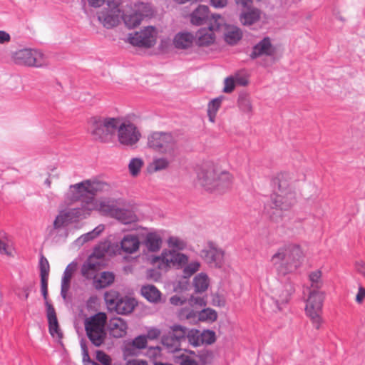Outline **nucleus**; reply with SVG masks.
<instances>
[{"mask_svg": "<svg viewBox=\"0 0 365 365\" xmlns=\"http://www.w3.org/2000/svg\"><path fill=\"white\" fill-rule=\"evenodd\" d=\"M102 187V184L90 183L88 181H82L81 182L71 185L69 187V191L67 193L66 198L71 202H80L81 206L73 208L63 210L70 222H76L80 218H86L90 215L93 205L86 203L85 195L87 193H93Z\"/></svg>", "mask_w": 365, "mask_h": 365, "instance_id": "f257e3e1", "label": "nucleus"}, {"mask_svg": "<svg viewBox=\"0 0 365 365\" xmlns=\"http://www.w3.org/2000/svg\"><path fill=\"white\" fill-rule=\"evenodd\" d=\"M304 255L298 245L289 244L278 249L271 262L279 274L286 275L301 266Z\"/></svg>", "mask_w": 365, "mask_h": 365, "instance_id": "f03ea898", "label": "nucleus"}, {"mask_svg": "<svg viewBox=\"0 0 365 365\" xmlns=\"http://www.w3.org/2000/svg\"><path fill=\"white\" fill-rule=\"evenodd\" d=\"M188 257L182 253L175 250H163L160 256L153 257L150 262L162 271H167L172 267L178 268L184 267L183 277L189 278L199 270L200 264L198 261H192L189 263Z\"/></svg>", "mask_w": 365, "mask_h": 365, "instance_id": "7ed1b4c3", "label": "nucleus"}, {"mask_svg": "<svg viewBox=\"0 0 365 365\" xmlns=\"http://www.w3.org/2000/svg\"><path fill=\"white\" fill-rule=\"evenodd\" d=\"M199 183L209 191L224 192L232 185V175L212 163L204 165L197 173Z\"/></svg>", "mask_w": 365, "mask_h": 365, "instance_id": "20e7f679", "label": "nucleus"}, {"mask_svg": "<svg viewBox=\"0 0 365 365\" xmlns=\"http://www.w3.org/2000/svg\"><path fill=\"white\" fill-rule=\"evenodd\" d=\"M272 185L274 189V194L272 195V207L280 210H288L296 202V193L289 186L287 180V175L284 173H280L272 180Z\"/></svg>", "mask_w": 365, "mask_h": 365, "instance_id": "39448f33", "label": "nucleus"}, {"mask_svg": "<svg viewBox=\"0 0 365 365\" xmlns=\"http://www.w3.org/2000/svg\"><path fill=\"white\" fill-rule=\"evenodd\" d=\"M106 321L107 317L103 312H98L85 321L86 335L95 346H101L106 339L107 334L105 329Z\"/></svg>", "mask_w": 365, "mask_h": 365, "instance_id": "423d86ee", "label": "nucleus"}, {"mask_svg": "<svg viewBox=\"0 0 365 365\" xmlns=\"http://www.w3.org/2000/svg\"><path fill=\"white\" fill-rule=\"evenodd\" d=\"M119 119L115 118L93 117L91 120V133L101 142H108L115 133Z\"/></svg>", "mask_w": 365, "mask_h": 365, "instance_id": "0eeeda50", "label": "nucleus"}, {"mask_svg": "<svg viewBox=\"0 0 365 365\" xmlns=\"http://www.w3.org/2000/svg\"><path fill=\"white\" fill-rule=\"evenodd\" d=\"M325 294L324 292L309 290L306 301L305 312L312 322L313 327L319 329L323 322L322 318V307Z\"/></svg>", "mask_w": 365, "mask_h": 365, "instance_id": "6e6552de", "label": "nucleus"}, {"mask_svg": "<svg viewBox=\"0 0 365 365\" xmlns=\"http://www.w3.org/2000/svg\"><path fill=\"white\" fill-rule=\"evenodd\" d=\"M11 59L16 64L22 66L43 67L48 65L46 56L36 49H19L12 53Z\"/></svg>", "mask_w": 365, "mask_h": 365, "instance_id": "1a4fd4ad", "label": "nucleus"}, {"mask_svg": "<svg viewBox=\"0 0 365 365\" xmlns=\"http://www.w3.org/2000/svg\"><path fill=\"white\" fill-rule=\"evenodd\" d=\"M148 145L163 154L172 155L177 149L175 138L170 133L154 132L148 138Z\"/></svg>", "mask_w": 365, "mask_h": 365, "instance_id": "9d476101", "label": "nucleus"}, {"mask_svg": "<svg viewBox=\"0 0 365 365\" xmlns=\"http://www.w3.org/2000/svg\"><path fill=\"white\" fill-rule=\"evenodd\" d=\"M223 17L219 14H212L207 28H201L196 34L197 43L200 46H208L215 40V31L221 29Z\"/></svg>", "mask_w": 365, "mask_h": 365, "instance_id": "9b49d317", "label": "nucleus"}, {"mask_svg": "<svg viewBox=\"0 0 365 365\" xmlns=\"http://www.w3.org/2000/svg\"><path fill=\"white\" fill-rule=\"evenodd\" d=\"M86 181H88L90 183H100L102 184V187L101 190L92 193H87L85 195V198L86 203H92L93 208H92L93 210H98L99 212L103 213V214H109L113 215L116 213L118 209L116 208V206L115 205L114 201L110 200H96L94 197L96 195H97L98 192H102L103 190H106L108 187V184L101 182V181H92L90 180H87Z\"/></svg>", "mask_w": 365, "mask_h": 365, "instance_id": "f8f14e48", "label": "nucleus"}, {"mask_svg": "<svg viewBox=\"0 0 365 365\" xmlns=\"http://www.w3.org/2000/svg\"><path fill=\"white\" fill-rule=\"evenodd\" d=\"M157 33L153 26H147L140 31L130 34L128 42L135 46L150 48L156 43Z\"/></svg>", "mask_w": 365, "mask_h": 365, "instance_id": "ddd939ff", "label": "nucleus"}, {"mask_svg": "<svg viewBox=\"0 0 365 365\" xmlns=\"http://www.w3.org/2000/svg\"><path fill=\"white\" fill-rule=\"evenodd\" d=\"M118 138L120 144L132 146L140 140V133L136 126L128 122L120 123L119 120L117 128Z\"/></svg>", "mask_w": 365, "mask_h": 365, "instance_id": "4468645a", "label": "nucleus"}, {"mask_svg": "<svg viewBox=\"0 0 365 365\" xmlns=\"http://www.w3.org/2000/svg\"><path fill=\"white\" fill-rule=\"evenodd\" d=\"M120 0L115 4H108V9H103L98 13V19L106 29H112L120 23L121 11L118 8Z\"/></svg>", "mask_w": 365, "mask_h": 365, "instance_id": "2eb2a0df", "label": "nucleus"}, {"mask_svg": "<svg viewBox=\"0 0 365 365\" xmlns=\"http://www.w3.org/2000/svg\"><path fill=\"white\" fill-rule=\"evenodd\" d=\"M200 257L211 267H220L224 261V252L213 242H209L201 250Z\"/></svg>", "mask_w": 365, "mask_h": 365, "instance_id": "dca6fc26", "label": "nucleus"}, {"mask_svg": "<svg viewBox=\"0 0 365 365\" xmlns=\"http://www.w3.org/2000/svg\"><path fill=\"white\" fill-rule=\"evenodd\" d=\"M294 291V284L290 282L280 285L274 290L272 299L279 310L282 309V305L289 302Z\"/></svg>", "mask_w": 365, "mask_h": 365, "instance_id": "f3484780", "label": "nucleus"}, {"mask_svg": "<svg viewBox=\"0 0 365 365\" xmlns=\"http://www.w3.org/2000/svg\"><path fill=\"white\" fill-rule=\"evenodd\" d=\"M275 53V48L271 43L269 37H264L252 48V51L250 56L252 59H255L262 56H271Z\"/></svg>", "mask_w": 365, "mask_h": 365, "instance_id": "a211bd4d", "label": "nucleus"}, {"mask_svg": "<svg viewBox=\"0 0 365 365\" xmlns=\"http://www.w3.org/2000/svg\"><path fill=\"white\" fill-rule=\"evenodd\" d=\"M45 304L46 307L49 333L53 337H56L60 339L63 337V334L59 329L55 309L52 304L48 302L47 299L45 300Z\"/></svg>", "mask_w": 365, "mask_h": 365, "instance_id": "6ab92c4d", "label": "nucleus"}, {"mask_svg": "<svg viewBox=\"0 0 365 365\" xmlns=\"http://www.w3.org/2000/svg\"><path fill=\"white\" fill-rule=\"evenodd\" d=\"M108 330L114 338H121L126 335L128 330L127 322L120 317H114L109 320Z\"/></svg>", "mask_w": 365, "mask_h": 365, "instance_id": "aec40b11", "label": "nucleus"}, {"mask_svg": "<svg viewBox=\"0 0 365 365\" xmlns=\"http://www.w3.org/2000/svg\"><path fill=\"white\" fill-rule=\"evenodd\" d=\"M39 269L41 277V292L44 300L48 299V279L50 271V266L47 259L41 256L39 260Z\"/></svg>", "mask_w": 365, "mask_h": 365, "instance_id": "412c9836", "label": "nucleus"}, {"mask_svg": "<svg viewBox=\"0 0 365 365\" xmlns=\"http://www.w3.org/2000/svg\"><path fill=\"white\" fill-rule=\"evenodd\" d=\"M212 16H210L209 8L205 5H199L190 14V22L193 25L200 26L205 23L210 25V20Z\"/></svg>", "mask_w": 365, "mask_h": 365, "instance_id": "4be33fe9", "label": "nucleus"}, {"mask_svg": "<svg viewBox=\"0 0 365 365\" xmlns=\"http://www.w3.org/2000/svg\"><path fill=\"white\" fill-rule=\"evenodd\" d=\"M220 30H223L225 41L230 45L236 44L242 37L240 29L236 26L225 24L224 19Z\"/></svg>", "mask_w": 365, "mask_h": 365, "instance_id": "5701e85b", "label": "nucleus"}, {"mask_svg": "<svg viewBox=\"0 0 365 365\" xmlns=\"http://www.w3.org/2000/svg\"><path fill=\"white\" fill-rule=\"evenodd\" d=\"M77 264L75 262L70 263L64 270L61 286V296L66 300L67 298V293L70 289L71 279L73 274L76 269Z\"/></svg>", "mask_w": 365, "mask_h": 365, "instance_id": "b1692460", "label": "nucleus"}, {"mask_svg": "<svg viewBox=\"0 0 365 365\" xmlns=\"http://www.w3.org/2000/svg\"><path fill=\"white\" fill-rule=\"evenodd\" d=\"M140 240L136 235H125L120 242L122 250L128 254H133L137 252L140 247Z\"/></svg>", "mask_w": 365, "mask_h": 365, "instance_id": "393cba45", "label": "nucleus"}, {"mask_svg": "<svg viewBox=\"0 0 365 365\" xmlns=\"http://www.w3.org/2000/svg\"><path fill=\"white\" fill-rule=\"evenodd\" d=\"M195 40V37L190 32H179L173 39V44L178 49H187L190 48Z\"/></svg>", "mask_w": 365, "mask_h": 365, "instance_id": "a878e982", "label": "nucleus"}, {"mask_svg": "<svg viewBox=\"0 0 365 365\" xmlns=\"http://www.w3.org/2000/svg\"><path fill=\"white\" fill-rule=\"evenodd\" d=\"M162 235L160 231H152L146 234L144 245L150 252L158 251L162 245Z\"/></svg>", "mask_w": 365, "mask_h": 365, "instance_id": "bb28decb", "label": "nucleus"}, {"mask_svg": "<svg viewBox=\"0 0 365 365\" xmlns=\"http://www.w3.org/2000/svg\"><path fill=\"white\" fill-rule=\"evenodd\" d=\"M100 266L101 262L96 261L95 254H93V255L90 256L82 266L81 272L83 276L87 279L96 278Z\"/></svg>", "mask_w": 365, "mask_h": 365, "instance_id": "cd10ccee", "label": "nucleus"}, {"mask_svg": "<svg viewBox=\"0 0 365 365\" xmlns=\"http://www.w3.org/2000/svg\"><path fill=\"white\" fill-rule=\"evenodd\" d=\"M136 303L134 299L120 297L115 305L113 310L118 314L125 315L132 312Z\"/></svg>", "mask_w": 365, "mask_h": 365, "instance_id": "c85d7f7f", "label": "nucleus"}, {"mask_svg": "<svg viewBox=\"0 0 365 365\" xmlns=\"http://www.w3.org/2000/svg\"><path fill=\"white\" fill-rule=\"evenodd\" d=\"M121 18L123 19L125 26L129 29H132L136 27L141 23L143 16L141 13L133 11L123 14Z\"/></svg>", "mask_w": 365, "mask_h": 365, "instance_id": "c756f323", "label": "nucleus"}, {"mask_svg": "<svg viewBox=\"0 0 365 365\" xmlns=\"http://www.w3.org/2000/svg\"><path fill=\"white\" fill-rule=\"evenodd\" d=\"M142 295L150 302H158L160 299V291L153 285H146L141 288Z\"/></svg>", "mask_w": 365, "mask_h": 365, "instance_id": "7c9ffc66", "label": "nucleus"}, {"mask_svg": "<svg viewBox=\"0 0 365 365\" xmlns=\"http://www.w3.org/2000/svg\"><path fill=\"white\" fill-rule=\"evenodd\" d=\"M70 223V221L68 220V217H66L63 211H60L53 221V227L51 229L48 233L49 236L52 237L56 235L58 230L65 227Z\"/></svg>", "mask_w": 365, "mask_h": 365, "instance_id": "2f4dec72", "label": "nucleus"}, {"mask_svg": "<svg viewBox=\"0 0 365 365\" xmlns=\"http://www.w3.org/2000/svg\"><path fill=\"white\" fill-rule=\"evenodd\" d=\"M237 106L244 113L251 115L252 113V104L250 96L247 93H240L237 100Z\"/></svg>", "mask_w": 365, "mask_h": 365, "instance_id": "473e14b6", "label": "nucleus"}, {"mask_svg": "<svg viewBox=\"0 0 365 365\" xmlns=\"http://www.w3.org/2000/svg\"><path fill=\"white\" fill-rule=\"evenodd\" d=\"M178 317L181 320L185 319L191 323H196L198 319V311L195 310L190 305L186 306L178 312Z\"/></svg>", "mask_w": 365, "mask_h": 365, "instance_id": "72a5a7b5", "label": "nucleus"}, {"mask_svg": "<svg viewBox=\"0 0 365 365\" xmlns=\"http://www.w3.org/2000/svg\"><path fill=\"white\" fill-rule=\"evenodd\" d=\"M115 279V276L112 272H103L99 279L94 280V286L96 289H103L110 285Z\"/></svg>", "mask_w": 365, "mask_h": 365, "instance_id": "f704fd0d", "label": "nucleus"}, {"mask_svg": "<svg viewBox=\"0 0 365 365\" xmlns=\"http://www.w3.org/2000/svg\"><path fill=\"white\" fill-rule=\"evenodd\" d=\"M259 17V11L253 9L242 13L240 16V21L245 26H250L257 21Z\"/></svg>", "mask_w": 365, "mask_h": 365, "instance_id": "c9c22d12", "label": "nucleus"}, {"mask_svg": "<svg viewBox=\"0 0 365 365\" xmlns=\"http://www.w3.org/2000/svg\"><path fill=\"white\" fill-rule=\"evenodd\" d=\"M105 226L102 224L98 225L93 230L82 235L76 240V242L79 245H83V243L92 240L97 237L104 230Z\"/></svg>", "mask_w": 365, "mask_h": 365, "instance_id": "e433bc0d", "label": "nucleus"}, {"mask_svg": "<svg viewBox=\"0 0 365 365\" xmlns=\"http://www.w3.org/2000/svg\"><path fill=\"white\" fill-rule=\"evenodd\" d=\"M193 284L196 292H203L207 290L209 284L207 276L204 273H200L195 277Z\"/></svg>", "mask_w": 365, "mask_h": 365, "instance_id": "4c0bfd02", "label": "nucleus"}, {"mask_svg": "<svg viewBox=\"0 0 365 365\" xmlns=\"http://www.w3.org/2000/svg\"><path fill=\"white\" fill-rule=\"evenodd\" d=\"M309 279L310 282L309 290H317L323 286V282L322 279V272L320 270H315L312 272L309 275Z\"/></svg>", "mask_w": 365, "mask_h": 365, "instance_id": "58836bf2", "label": "nucleus"}, {"mask_svg": "<svg viewBox=\"0 0 365 365\" xmlns=\"http://www.w3.org/2000/svg\"><path fill=\"white\" fill-rule=\"evenodd\" d=\"M115 215L123 224H130L137 220V216L134 212L128 210L118 209Z\"/></svg>", "mask_w": 365, "mask_h": 365, "instance_id": "ea45409f", "label": "nucleus"}, {"mask_svg": "<svg viewBox=\"0 0 365 365\" xmlns=\"http://www.w3.org/2000/svg\"><path fill=\"white\" fill-rule=\"evenodd\" d=\"M217 318V314L215 310L206 308L198 312V321L201 322H215Z\"/></svg>", "mask_w": 365, "mask_h": 365, "instance_id": "a19ab883", "label": "nucleus"}, {"mask_svg": "<svg viewBox=\"0 0 365 365\" xmlns=\"http://www.w3.org/2000/svg\"><path fill=\"white\" fill-rule=\"evenodd\" d=\"M170 162L165 158H155L149 165L150 170L158 172L165 170L169 166Z\"/></svg>", "mask_w": 365, "mask_h": 365, "instance_id": "79ce46f5", "label": "nucleus"}, {"mask_svg": "<svg viewBox=\"0 0 365 365\" xmlns=\"http://www.w3.org/2000/svg\"><path fill=\"white\" fill-rule=\"evenodd\" d=\"M170 329L172 331V334L170 335L175 338L179 341L181 339H185V336H187L188 332L186 327L179 324L173 325L172 327H170Z\"/></svg>", "mask_w": 365, "mask_h": 365, "instance_id": "37998d69", "label": "nucleus"}, {"mask_svg": "<svg viewBox=\"0 0 365 365\" xmlns=\"http://www.w3.org/2000/svg\"><path fill=\"white\" fill-rule=\"evenodd\" d=\"M162 343L169 349V351L171 352L176 351L180 346V341L171 335L163 336Z\"/></svg>", "mask_w": 365, "mask_h": 365, "instance_id": "c03bdc74", "label": "nucleus"}, {"mask_svg": "<svg viewBox=\"0 0 365 365\" xmlns=\"http://www.w3.org/2000/svg\"><path fill=\"white\" fill-rule=\"evenodd\" d=\"M188 342L194 346L202 345L200 342L201 331L197 329H191L187 334Z\"/></svg>", "mask_w": 365, "mask_h": 365, "instance_id": "a18cd8bd", "label": "nucleus"}, {"mask_svg": "<svg viewBox=\"0 0 365 365\" xmlns=\"http://www.w3.org/2000/svg\"><path fill=\"white\" fill-rule=\"evenodd\" d=\"M118 294L116 292L111 291L105 294V301L109 309L113 310L115 304L120 299Z\"/></svg>", "mask_w": 365, "mask_h": 365, "instance_id": "49530a36", "label": "nucleus"}, {"mask_svg": "<svg viewBox=\"0 0 365 365\" xmlns=\"http://www.w3.org/2000/svg\"><path fill=\"white\" fill-rule=\"evenodd\" d=\"M143 165V161L140 158H135L131 159L128 164V169L130 174L133 176L138 175Z\"/></svg>", "mask_w": 365, "mask_h": 365, "instance_id": "de8ad7c7", "label": "nucleus"}, {"mask_svg": "<svg viewBox=\"0 0 365 365\" xmlns=\"http://www.w3.org/2000/svg\"><path fill=\"white\" fill-rule=\"evenodd\" d=\"M123 358L127 359L128 357L137 356L139 353V350L134 346L131 341H128L124 344L122 349Z\"/></svg>", "mask_w": 365, "mask_h": 365, "instance_id": "09e8293b", "label": "nucleus"}, {"mask_svg": "<svg viewBox=\"0 0 365 365\" xmlns=\"http://www.w3.org/2000/svg\"><path fill=\"white\" fill-rule=\"evenodd\" d=\"M168 244L169 247L176 249L178 250H182L186 247L185 242L175 236H171L168 240Z\"/></svg>", "mask_w": 365, "mask_h": 365, "instance_id": "8fccbe9b", "label": "nucleus"}, {"mask_svg": "<svg viewBox=\"0 0 365 365\" xmlns=\"http://www.w3.org/2000/svg\"><path fill=\"white\" fill-rule=\"evenodd\" d=\"M201 344H212L215 341V333L211 330L201 331Z\"/></svg>", "mask_w": 365, "mask_h": 365, "instance_id": "3c124183", "label": "nucleus"}, {"mask_svg": "<svg viewBox=\"0 0 365 365\" xmlns=\"http://www.w3.org/2000/svg\"><path fill=\"white\" fill-rule=\"evenodd\" d=\"M80 344H81V349L82 351L83 364L84 365H88V364L92 365V364L94 361H92L89 356L88 350L86 344L85 343V341L83 340H81Z\"/></svg>", "mask_w": 365, "mask_h": 365, "instance_id": "603ef678", "label": "nucleus"}, {"mask_svg": "<svg viewBox=\"0 0 365 365\" xmlns=\"http://www.w3.org/2000/svg\"><path fill=\"white\" fill-rule=\"evenodd\" d=\"M161 348L158 346H150L145 353V355L153 360L157 359L161 356Z\"/></svg>", "mask_w": 365, "mask_h": 365, "instance_id": "864d4df0", "label": "nucleus"}, {"mask_svg": "<svg viewBox=\"0 0 365 365\" xmlns=\"http://www.w3.org/2000/svg\"><path fill=\"white\" fill-rule=\"evenodd\" d=\"M188 304L192 307H202L206 305V300L201 297L191 296L188 299Z\"/></svg>", "mask_w": 365, "mask_h": 365, "instance_id": "5fc2aeb1", "label": "nucleus"}, {"mask_svg": "<svg viewBox=\"0 0 365 365\" xmlns=\"http://www.w3.org/2000/svg\"><path fill=\"white\" fill-rule=\"evenodd\" d=\"M235 88V81L232 76L226 78L224 81L223 92L230 93L233 91Z\"/></svg>", "mask_w": 365, "mask_h": 365, "instance_id": "6e6d98bb", "label": "nucleus"}, {"mask_svg": "<svg viewBox=\"0 0 365 365\" xmlns=\"http://www.w3.org/2000/svg\"><path fill=\"white\" fill-rule=\"evenodd\" d=\"M132 344L138 350L144 349L147 345V339L144 335H140L131 341Z\"/></svg>", "mask_w": 365, "mask_h": 365, "instance_id": "4d7b16f0", "label": "nucleus"}, {"mask_svg": "<svg viewBox=\"0 0 365 365\" xmlns=\"http://www.w3.org/2000/svg\"><path fill=\"white\" fill-rule=\"evenodd\" d=\"M96 359L103 365H110L111 359L104 351L98 350L96 351Z\"/></svg>", "mask_w": 365, "mask_h": 365, "instance_id": "13d9d810", "label": "nucleus"}, {"mask_svg": "<svg viewBox=\"0 0 365 365\" xmlns=\"http://www.w3.org/2000/svg\"><path fill=\"white\" fill-rule=\"evenodd\" d=\"M178 359L179 365H198L197 362L188 355L182 354Z\"/></svg>", "mask_w": 365, "mask_h": 365, "instance_id": "bf43d9fd", "label": "nucleus"}, {"mask_svg": "<svg viewBox=\"0 0 365 365\" xmlns=\"http://www.w3.org/2000/svg\"><path fill=\"white\" fill-rule=\"evenodd\" d=\"M222 98L223 97H218L210 101L207 110L217 113L220 107Z\"/></svg>", "mask_w": 365, "mask_h": 365, "instance_id": "052dcab7", "label": "nucleus"}, {"mask_svg": "<svg viewBox=\"0 0 365 365\" xmlns=\"http://www.w3.org/2000/svg\"><path fill=\"white\" fill-rule=\"evenodd\" d=\"M197 357L202 364H205L209 363L212 359V352L208 350H202L199 351Z\"/></svg>", "mask_w": 365, "mask_h": 365, "instance_id": "680f3d73", "label": "nucleus"}, {"mask_svg": "<svg viewBox=\"0 0 365 365\" xmlns=\"http://www.w3.org/2000/svg\"><path fill=\"white\" fill-rule=\"evenodd\" d=\"M161 334V331L159 329L156 327H150L147 331L146 339H158Z\"/></svg>", "mask_w": 365, "mask_h": 365, "instance_id": "e2e57ef3", "label": "nucleus"}, {"mask_svg": "<svg viewBox=\"0 0 365 365\" xmlns=\"http://www.w3.org/2000/svg\"><path fill=\"white\" fill-rule=\"evenodd\" d=\"M118 0H88V4L91 6L98 8L101 6L104 3L106 4H115Z\"/></svg>", "mask_w": 365, "mask_h": 365, "instance_id": "0e129e2a", "label": "nucleus"}, {"mask_svg": "<svg viewBox=\"0 0 365 365\" xmlns=\"http://www.w3.org/2000/svg\"><path fill=\"white\" fill-rule=\"evenodd\" d=\"M354 268L357 273L365 278V262L363 260H357L354 264Z\"/></svg>", "mask_w": 365, "mask_h": 365, "instance_id": "69168bd1", "label": "nucleus"}, {"mask_svg": "<svg viewBox=\"0 0 365 365\" xmlns=\"http://www.w3.org/2000/svg\"><path fill=\"white\" fill-rule=\"evenodd\" d=\"M185 301V298L178 295H174L170 298V302L175 306L182 305Z\"/></svg>", "mask_w": 365, "mask_h": 365, "instance_id": "338daca9", "label": "nucleus"}, {"mask_svg": "<svg viewBox=\"0 0 365 365\" xmlns=\"http://www.w3.org/2000/svg\"><path fill=\"white\" fill-rule=\"evenodd\" d=\"M126 365H148V363L142 359H131L128 360Z\"/></svg>", "mask_w": 365, "mask_h": 365, "instance_id": "774afa93", "label": "nucleus"}]
</instances>
